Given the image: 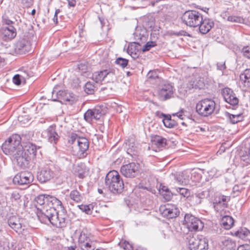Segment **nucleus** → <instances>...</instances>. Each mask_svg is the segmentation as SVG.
Instances as JSON below:
<instances>
[{"instance_id": "35", "label": "nucleus", "mask_w": 250, "mask_h": 250, "mask_svg": "<svg viewBox=\"0 0 250 250\" xmlns=\"http://www.w3.org/2000/svg\"><path fill=\"white\" fill-rule=\"evenodd\" d=\"M70 197L74 201L78 203L82 200V196L76 190H72L70 193Z\"/></svg>"}, {"instance_id": "28", "label": "nucleus", "mask_w": 250, "mask_h": 250, "mask_svg": "<svg viewBox=\"0 0 250 250\" xmlns=\"http://www.w3.org/2000/svg\"><path fill=\"white\" fill-rule=\"evenodd\" d=\"M234 224L233 219L229 216L225 215L221 220V224L226 229H230Z\"/></svg>"}, {"instance_id": "48", "label": "nucleus", "mask_w": 250, "mask_h": 250, "mask_svg": "<svg viewBox=\"0 0 250 250\" xmlns=\"http://www.w3.org/2000/svg\"><path fill=\"white\" fill-rule=\"evenodd\" d=\"M192 204L193 206H197L200 204L202 202L201 199L197 196L196 194L192 197Z\"/></svg>"}, {"instance_id": "11", "label": "nucleus", "mask_w": 250, "mask_h": 250, "mask_svg": "<svg viewBox=\"0 0 250 250\" xmlns=\"http://www.w3.org/2000/svg\"><path fill=\"white\" fill-rule=\"evenodd\" d=\"M104 114V111L102 107L98 106L93 109L87 110L84 114V119L86 122L91 123L93 120L100 119Z\"/></svg>"}, {"instance_id": "5", "label": "nucleus", "mask_w": 250, "mask_h": 250, "mask_svg": "<svg viewBox=\"0 0 250 250\" xmlns=\"http://www.w3.org/2000/svg\"><path fill=\"white\" fill-rule=\"evenodd\" d=\"M215 102L210 99H205L200 101L196 106L197 112L200 115L208 117L213 113L215 108Z\"/></svg>"}, {"instance_id": "4", "label": "nucleus", "mask_w": 250, "mask_h": 250, "mask_svg": "<svg viewBox=\"0 0 250 250\" xmlns=\"http://www.w3.org/2000/svg\"><path fill=\"white\" fill-rule=\"evenodd\" d=\"M182 20L187 26L196 27L202 21V15L196 10H188L183 14Z\"/></svg>"}, {"instance_id": "42", "label": "nucleus", "mask_w": 250, "mask_h": 250, "mask_svg": "<svg viewBox=\"0 0 250 250\" xmlns=\"http://www.w3.org/2000/svg\"><path fill=\"white\" fill-rule=\"evenodd\" d=\"M223 245L227 247V250H235V244L230 240H226L223 242Z\"/></svg>"}, {"instance_id": "50", "label": "nucleus", "mask_w": 250, "mask_h": 250, "mask_svg": "<svg viewBox=\"0 0 250 250\" xmlns=\"http://www.w3.org/2000/svg\"><path fill=\"white\" fill-rule=\"evenodd\" d=\"M242 52L244 56L248 59L250 58V48L249 46L244 47Z\"/></svg>"}, {"instance_id": "2", "label": "nucleus", "mask_w": 250, "mask_h": 250, "mask_svg": "<svg viewBox=\"0 0 250 250\" xmlns=\"http://www.w3.org/2000/svg\"><path fill=\"white\" fill-rule=\"evenodd\" d=\"M105 184L108 189L114 194L121 193L124 188L123 180L116 170L108 172L105 178Z\"/></svg>"}, {"instance_id": "30", "label": "nucleus", "mask_w": 250, "mask_h": 250, "mask_svg": "<svg viewBox=\"0 0 250 250\" xmlns=\"http://www.w3.org/2000/svg\"><path fill=\"white\" fill-rule=\"evenodd\" d=\"M153 143L159 148L163 147L166 145L167 140L161 136H156L154 138Z\"/></svg>"}, {"instance_id": "36", "label": "nucleus", "mask_w": 250, "mask_h": 250, "mask_svg": "<svg viewBox=\"0 0 250 250\" xmlns=\"http://www.w3.org/2000/svg\"><path fill=\"white\" fill-rule=\"evenodd\" d=\"M79 208L83 212H85L87 214H91L93 209V206L92 204L88 205H81L79 206Z\"/></svg>"}, {"instance_id": "13", "label": "nucleus", "mask_w": 250, "mask_h": 250, "mask_svg": "<svg viewBox=\"0 0 250 250\" xmlns=\"http://www.w3.org/2000/svg\"><path fill=\"white\" fill-rule=\"evenodd\" d=\"M78 242L82 250L88 249L95 250L96 249L94 246V242L90 240L87 234L84 230H83L79 235Z\"/></svg>"}, {"instance_id": "61", "label": "nucleus", "mask_w": 250, "mask_h": 250, "mask_svg": "<svg viewBox=\"0 0 250 250\" xmlns=\"http://www.w3.org/2000/svg\"><path fill=\"white\" fill-rule=\"evenodd\" d=\"M176 182L178 184H182L183 183V181L182 180V178L180 176V175L176 178Z\"/></svg>"}, {"instance_id": "18", "label": "nucleus", "mask_w": 250, "mask_h": 250, "mask_svg": "<svg viewBox=\"0 0 250 250\" xmlns=\"http://www.w3.org/2000/svg\"><path fill=\"white\" fill-rule=\"evenodd\" d=\"M56 94L57 98L65 104H72L77 101L76 96L73 94L68 92L67 90H59Z\"/></svg>"}, {"instance_id": "6", "label": "nucleus", "mask_w": 250, "mask_h": 250, "mask_svg": "<svg viewBox=\"0 0 250 250\" xmlns=\"http://www.w3.org/2000/svg\"><path fill=\"white\" fill-rule=\"evenodd\" d=\"M184 224L190 231L201 230L204 226V223L199 218L189 213L185 215Z\"/></svg>"}, {"instance_id": "51", "label": "nucleus", "mask_w": 250, "mask_h": 250, "mask_svg": "<svg viewBox=\"0 0 250 250\" xmlns=\"http://www.w3.org/2000/svg\"><path fill=\"white\" fill-rule=\"evenodd\" d=\"M250 233V231L248 229L242 230L240 231H238V235L239 237H241L242 239H244L246 236L248 235Z\"/></svg>"}, {"instance_id": "34", "label": "nucleus", "mask_w": 250, "mask_h": 250, "mask_svg": "<svg viewBox=\"0 0 250 250\" xmlns=\"http://www.w3.org/2000/svg\"><path fill=\"white\" fill-rule=\"evenodd\" d=\"M160 192L166 200H169L171 199V196L169 189L167 187L163 186L160 188Z\"/></svg>"}, {"instance_id": "45", "label": "nucleus", "mask_w": 250, "mask_h": 250, "mask_svg": "<svg viewBox=\"0 0 250 250\" xmlns=\"http://www.w3.org/2000/svg\"><path fill=\"white\" fill-rule=\"evenodd\" d=\"M156 45L154 42H148L144 46L142 50L143 52L149 51L151 47L155 46Z\"/></svg>"}, {"instance_id": "56", "label": "nucleus", "mask_w": 250, "mask_h": 250, "mask_svg": "<svg viewBox=\"0 0 250 250\" xmlns=\"http://www.w3.org/2000/svg\"><path fill=\"white\" fill-rule=\"evenodd\" d=\"M61 12V10L59 9L56 10L53 21L56 23H58V14Z\"/></svg>"}, {"instance_id": "21", "label": "nucleus", "mask_w": 250, "mask_h": 250, "mask_svg": "<svg viewBox=\"0 0 250 250\" xmlns=\"http://www.w3.org/2000/svg\"><path fill=\"white\" fill-rule=\"evenodd\" d=\"M54 177V173L51 169L46 167L42 168L37 175V179L41 183H45Z\"/></svg>"}, {"instance_id": "20", "label": "nucleus", "mask_w": 250, "mask_h": 250, "mask_svg": "<svg viewBox=\"0 0 250 250\" xmlns=\"http://www.w3.org/2000/svg\"><path fill=\"white\" fill-rule=\"evenodd\" d=\"M16 34V30L13 26H3L0 29V37L5 41L13 39Z\"/></svg>"}, {"instance_id": "62", "label": "nucleus", "mask_w": 250, "mask_h": 250, "mask_svg": "<svg viewBox=\"0 0 250 250\" xmlns=\"http://www.w3.org/2000/svg\"><path fill=\"white\" fill-rule=\"evenodd\" d=\"M144 39H145V36L144 33H143L141 35V34L139 33V36L138 37V39H140V40H142Z\"/></svg>"}, {"instance_id": "3", "label": "nucleus", "mask_w": 250, "mask_h": 250, "mask_svg": "<svg viewBox=\"0 0 250 250\" xmlns=\"http://www.w3.org/2000/svg\"><path fill=\"white\" fill-rule=\"evenodd\" d=\"M21 143L20 136L18 134H14L3 143L1 148L5 154L13 155L16 152L20 149Z\"/></svg>"}, {"instance_id": "32", "label": "nucleus", "mask_w": 250, "mask_h": 250, "mask_svg": "<svg viewBox=\"0 0 250 250\" xmlns=\"http://www.w3.org/2000/svg\"><path fill=\"white\" fill-rule=\"evenodd\" d=\"M226 116L229 119V122L233 124L241 121V116L240 114L233 115L226 112Z\"/></svg>"}, {"instance_id": "24", "label": "nucleus", "mask_w": 250, "mask_h": 250, "mask_svg": "<svg viewBox=\"0 0 250 250\" xmlns=\"http://www.w3.org/2000/svg\"><path fill=\"white\" fill-rule=\"evenodd\" d=\"M199 31L203 34H205L208 33L214 26L213 21L209 19L202 18V21L199 24Z\"/></svg>"}, {"instance_id": "15", "label": "nucleus", "mask_w": 250, "mask_h": 250, "mask_svg": "<svg viewBox=\"0 0 250 250\" xmlns=\"http://www.w3.org/2000/svg\"><path fill=\"white\" fill-rule=\"evenodd\" d=\"M42 136L48 140L51 143L56 144L60 136L56 131L55 126L50 125L42 133Z\"/></svg>"}, {"instance_id": "29", "label": "nucleus", "mask_w": 250, "mask_h": 250, "mask_svg": "<svg viewBox=\"0 0 250 250\" xmlns=\"http://www.w3.org/2000/svg\"><path fill=\"white\" fill-rule=\"evenodd\" d=\"M164 116V119L163 120V122L164 125L167 128H173L177 125V124L176 122L171 119V117L170 115H166L163 114Z\"/></svg>"}, {"instance_id": "9", "label": "nucleus", "mask_w": 250, "mask_h": 250, "mask_svg": "<svg viewBox=\"0 0 250 250\" xmlns=\"http://www.w3.org/2000/svg\"><path fill=\"white\" fill-rule=\"evenodd\" d=\"M31 50V44L27 37L21 38L16 42L15 46V51L19 54H23Z\"/></svg>"}, {"instance_id": "14", "label": "nucleus", "mask_w": 250, "mask_h": 250, "mask_svg": "<svg viewBox=\"0 0 250 250\" xmlns=\"http://www.w3.org/2000/svg\"><path fill=\"white\" fill-rule=\"evenodd\" d=\"M13 157L16 161L17 165L21 168H25L27 167L29 162L31 160L27 154H25L21 151V149H19L13 155Z\"/></svg>"}, {"instance_id": "53", "label": "nucleus", "mask_w": 250, "mask_h": 250, "mask_svg": "<svg viewBox=\"0 0 250 250\" xmlns=\"http://www.w3.org/2000/svg\"><path fill=\"white\" fill-rule=\"evenodd\" d=\"M11 198L16 201L20 199L21 195L18 191L15 190L12 193Z\"/></svg>"}, {"instance_id": "38", "label": "nucleus", "mask_w": 250, "mask_h": 250, "mask_svg": "<svg viewBox=\"0 0 250 250\" xmlns=\"http://www.w3.org/2000/svg\"><path fill=\"white\" fill-rule=\"evenodd\" d=\"M198 241L199 240H197L194 237H191L189 239L188 241V249L189 250H195L197 249Z\"/></svg>"}, {"instance_id": "55", "label": "nucleus", "mask_w": 250, "mask_h": 250, "mask_svg": "<svg viewBox=\"0 0 250 250\" xmlns=\"http://www.w3.org/2000/svg\"><path fill=\"white\" fill-rule=\"evenodd\" d=\"M217 67L218 70H224L226 69V67L225 65V62H217Z\"/></svg>"}, {"instance_id": "41", "label": "nucleus", "mask_w": 250, "mask_h": 250, "mask_svg": "<svg viewBox=\"0 0 250 250\" xmlns=\"http://www.w3.org/2000/svg\"><path fill=\"white\" fill-rule=\"evenodd\" d=\"M81 137L78 136L76 134L72 133L69 137L68 142L70 144H75L76 143L77 144L78 141L79 140V139H81Z\"/></svg>"}, {"instance_id": "17", "label": "nucleus", "mask_w": 250, "mask_h": 250, "mask_svg": "<svg viewBox=\"0 0 250 250\" xmlns=\"http://www.w3.org/2000/svg\"><path fill=\"white\" fill-rule=\"evenodd\" d=\"M89 142L87 139L85 137H81L78 141L77 144V155L80 158L85 157L87 155V150L89 148Z\"/></svg>"}, {"instance_id": "27", "label": "nucleus", "mask_w": 250, "mask_h": 250, "mask_svg": "<svg viewBox=\"0 0 250 250\" xmlns=\"http://www.w3.org/2000/svg\"><path fill=\"white\" fill-rule=\"evenodd\" d=\"M73 170L75 174L80 178H83L85 177L86 168L84 164L80 163L75 165L73 167Z\"/></svg>"}, {"instance_id": "1", "label": "nucleus", "mask_w": 250, "mask_h": 250, "mask_svg": "<svg viewBox=\"0 0 250 250\" xmlns=\"http://www.w3.org/2000/svg\"><path fill=\"white\" fill-rule=\"evenodd\" d=\"M35 202L40 212L37 213L39 219H46L57 228L65 226L67 215L61 201L54 196L42 194L35 198Z\"/></svg>"}, {"instance_id": "19", "label": "nucleus", "mask_w": 250, "mask_h": 250, "mask_svg": "<svg viewBox=\"0 0 250 250\" xmlns=\"http://www.w3.org/2000/svg\"><path fill=\"white\" fill-rule=\"evenodd\" d=\"M230 197L224 195H220L215 197L213 202V207L217 212H221L227 207V203Z\"/></svg>"}, {"instance_id": "57", "label": "nucleus", "mask_w": 250, "mask_h": 250, "mask_svg": "<svg viewBox=\"0 0 250 250\" xmlns=\"http://www.w3.org/2000/svg\"><path fill=\"white\" fill-rule=\"evenodd\" d=\"M3 22L5 24L7 25L8 26H12V24L14 23L13 21H12L11 20L8 19L7 18H5L3 19Z\"/></svg>"}, {"instance_id": "8", "label": "nucleus", "mask_w": 250, "mask_h": 250, "mask_svg": "<svg viewBox=\"0 0 250 250\" xmlns=\"http://www.w3.org/2000/svg\"><path fill=\"white\" fill-rule=\"evenodd\" d=\"M34 180V176L30 172L23 171L17 173L13 179L15 185L22 186L31 183Z\"/></svg>"}, {"instance_id": "58", "label": "nucleus", "mask_w": 250, "mask_h": 250, "mask_svg": "<svg viewBox=\"0 0 250 250\" xmlns=\"http://www.w3.org/2000/svg\"><path fill=\"white\" fill-rule=\"evenodd\" d=\"M23 3L24 4L25 6L29 7L32 3V0H22Z\"/></svg>"}, {"instance_id": "46", "label": "nucleus", "mask_w": 250, "mask_h": 250, "mask_svg": "<svg viewBox=\"0 0 250 250\" xmlns=\"http://www.w3.org/2000/svg\"><path fill=\"white\" fill-rule=\"evenodd\" d=\"M242 189V187L240 186L236 185L232 188V192L234 194L233 196H237Z\"/></svg>"}, {"instance_id": "49", "label": "nucleus", "mask_w": 250, "mask_h": 250, "mask_svg": "<svg viewBox=\"0 0 250 250\" xmlns=\"http://www.w3.org/2000/svg\"><path fill=\"white\" fill-rule=\"evenodd\" d=\"M147 77L149 79H155L158 78L157 73L155 70L150 71L147 75Z\"/></svg>"}, {"instance_id": "60", "label": "nucleus", "mask_w": 250, "mask_h": 250, "mask_svg": "<svg viewBox=\"0 0 250 250\" xmlns=\"http://www.w3.org/2000/svg\"><path fill=\"white\" fill-rule=\"evenodd\" d=\"M68 5L70 7H74L76 2L75 0H67Z\"/></svg>"}, {"instance_id": "16", "label": "nucleus", "mask_w": 250, "mask_h": 250, "mask_svg": "<svg viewBox=\"0 0 250 250\" xmlns=\"http://www.w3.org/2000/svg\"><path fill=\"white\" fill-rule=\"evenodd\" d=\"M222 95L224 100L231 105H237L238 103V99L233 91L228 87H225L222 90Z\"/></svg>"}, {"instance_id": "39", "label": "nucleus", "mask_w": 250, "mask_h": 250, "mask_svg": "<svg viewBox=\"0 0 250 250\" xmlns=\"http://www.w3.org/2000/svg\"><path fill=\"white\" fill-rule=\"evenodd\" d=\"M190 88H199L201 89L202 87L203 86V83L200 80H199L198 82L196 80H191L190 82Z\"/></svg>"}, {"instance_id": "59", "label": "nucleus", "mask_w": 250, "mask_h": 250, "mask_svg": "<svg viewBox=\"0 0 250 250\" xmlns=\"http://www.w3.org/2000/svg\"><path fill=\"white\" fill-rule=\"evenodd\" d=\"M185 32L184 31H180L179 32H173L171 33V35H175L176 36H183L184 35V33Z\"/></svg>"}, {"instance_id": "52", "label": "nucleus", "mask_w": 250, "mask_h": 250, "mask_svg": "<svg viewBox=\"0 0 250 250\" xmlns=\"http://www.w3.org/2000/svg\"><path fill=\"white\" fill-rule=\"evenodd\" d=\"M21 76L19 74L15 75L13 78V82L16 85H20L21 83Z\"/></svg>"}, {"instance_id": "23", "label": "nucleus", "mask_w": 250, "mask_h": 250, "mask_svg": "<svg viewBox=\"0 0 250 250\" xmlns=\"http://www.w3.org/2000/svg\"><path fill=\"white\" fill-rule=\"evenodd\" d=\"M20 149H21L23 153L27 154L31 159L36 155L37 147L35 145L30 142H23L20 145Z\"/></svg>"}, {"instance_id": "44", "label": "nucleus", "mask_w": 250, "mask_h": 250, "mask_svg": "<svg viewBox=\"0 0 250 250\" xmlns=\"http://www.w3.org/2000/svg\"><path fill=\"white\" fill-rule=\"evenodd\" d=\"M228 21L231 22L241 23L243 22L244 19L240 17L230 16L228 17Z\"/></svg>"}, {"instance_id": "64", "label": "nucleus", "mask_w": 250, "mask_h": 250, "mask_svg": "<svg viewBox=\"0 0 250 250\" xmlns=\"http://www.w3.org/2000/svg\"><path fill=\"white\" fill-rule=\"evenodd\" d=\"M132 47H133V45H131L130 46H128V52H130V53H131V54L133 53V51H131L132 50Z\"/></svg>"}, {"instance_id": "10", "label": "nucleus", "mask_w": 250, "mask_h": 250, "mask_svg": "<svg viewBox=\"0 0 250 250\" xmlns=\"http://www.w3.org/2000/svg\"><path fill=\"white\" fill-rule=\"evenodd\" d=\"M139 165L135 163H130L123 166L121 172L125 177L132 178L136 176L139 171Z\"/></svg>"}, {"instance_id": "12", "label": "nucleus", "mask_w": 250, "mask_h": 250, "mask_svg": "<svg viewBox=\"0 0 250 250\" xmlns=\"http://www.w3.org/2000/svg\"><path fill=\"white\" fill-rule=\"evenodd\" d=\"M160 209L162 215L168 219L177 217L180 213L179 209L176 206L169 204L161 207Z\"/></svg>"}, {"instance_id": "33", "label": "nucleus", "mask_w": 250, "mask_h": 250, "mask_svg": "<svg viewBox=\"0 0 250 250\" xmlns=\"http://www.w3.org/2000/svg\"><path fill=\"white\" fill-rule=\"evenodd\" d=\"M96 86L93 83L87 82L84 86V91L88 94H92L94 93Z\"/></svg>"}, {"instance_id": "54", "label": "nucleus", "mask_w": 250, "mask_h": 250, "mask_svg": "<svg viewBox=\"0 0 250 250\" xmlns=\"http://www.w3.org/2000/svg\"><path fill=\"white\" fill-rule=\"evenodd\" d=\"M173 115V116H176L178 118H179L181 120H184L186 117L185 112L183 110H181L180 112L174 114Z\"/></svg>"}, {"instance_id": "22", "label": "nucleus", "mask_w": 250, "mask_h": 250, "mask_svg": "<svg viewBox=\"0 0 250 250\" xmlns=\"http://www.w3.org/2000/svg\"><path fill=\"white\" fill-rule=\"evenodd\" d=\"M114 75V72L109 69H105L94 72L92 75V80L96 83H101L107 77H112Z\"/></svg>"}, {"instance_id": "43", "label": "nucleus", "mask_w": 250, "mask_h": 250, "mask_svg": "<svg viewBox=\"0 0 250 250\" xmlns=\"http://www.w3.org/2000/svg\"><path fill=\"white\" fill-rule=\"evenodd\" d=\"M121 245V247L124 249V250H133L132 245L130 244L128 242L125 241L124 242H121L119 243Z\"/></svg>"}, {"instance_id": "25", "label": "nucleus", "mask_w": 250, "mask_h": 250, "mask_svg": "<svg viewBox=\"0 0 250 250\" xmlns=\"http://www.w3.org/2000/svg\"><path fill=\"white\" fill-rule=\"evenodd\" d=\"M8 223L9 226L17 232H21L23 229H22L20 219L16 216L10 217L8 220Z\"/></svg>"}, {"instance_id": "26", "label": "nucleus", "mask_w": 250, "mask_h": 250, "mask_svg": "<svg viewBox=\"0 0 250 250\" xmlns=\"http://www.w3.org/2000/svg\"><path fill=\"white\" fill-rule=\"evenodd\" d=\"M240 83L245 90L250 87V69H246L240 74Z\"/></svg>"}, {"instance_id": "63", "label": "nucleus", "mask_w": 250, "mask_h": 250, "mask_svg": "<svg viewBox=\"0 0 250 250\" xmlns=\"http://www.w3.org/2000/svg\"><path fill=\"white\" fill-rule=\"evenodd\" d=\"M18 120L21 122H23V124L25 123L23 119V117L22 116H20L18 117Z\"/></svg>"}, {"instance_id": "31", "label": "nucleus", "mask_w": 250, "mask_h": 250, "mask_svg": "<svg viewBox=\"0 0 250 250\" xmlns=\"http://www.w3.org/2000/svg\"><path fill=\"white\" fill-rule=\"evenodd\" d=\"M197 248L199 250H207L208 247V240L206 238H203L199 240Z\"/></svg>"}, {"instance_id": "7", "label": "nucleus", "mask_w": 250, "mask_h": 250, "mask_svg": "<svg viewBox=\"0 0 250 250\" xmlns=\"http://www.w3.org/2000/svg\"><path fill=\"white\" fill-rule=\"evenodd\" d=\"M174 87L170 83H165L160 85L157 89L158 99L165 101L171 98L174 94Z\"/></svg>"}, {"instance_id": "37", "label": "nucleus", "mask_w": 250, "mask_h": 250, "mask_svg": "<svg viewBox=\"0 0 250 250\" xmlns=\"http://www.w3.org/2000/svg\"><path fill=\"white\" fill-rule=\"evenodd\" d=\"M172 189L179 193L180 194L183 195L184 197H188L189 195V191L186 188L174 187L172 188Z\"/></svg>"}, {"instance_id": "47", "label": "nucleus", "mask_w": 250, "mask_h": 250, "mask_svg": "<svg viewBox=\"0 0 250 250\" xmlns=\"http://www.w3.org/2000/svg\"><path fill=\"white\" fill-rule=\"evenodd\" d=\"M196 194L202 201L203 199L207 198L209 196V191L208 190H205Z\"/></svg>"}, {"instance_id": "40", "label": "nucleus", "mask_w": 250, "mask_h": 250, "mask_svg": "<svg viewBox=\"0 0 250 250\" xmlns=\"http://www.w3.org/2000/svg\"><path fill=\"white\" fill-rule=\"evenodd\" d=\"M128 61L127 59H124L121 57L117 58L115 61V63L121 66L122 68L126 67L128 64Z\"/></svg>"}]
</instances>
